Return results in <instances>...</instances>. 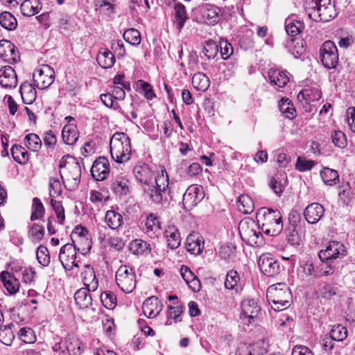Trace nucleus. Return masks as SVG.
I'll return each mask as SVG.
<instances>
[{
  "label": "nucleus",
  "instance_id": "obj_1",
  "mask_svg": "<svg viewBox=\"0 0 355 355\" xmlns=\"http://www.w3.org/2000/svg\"><path fill=\"white\" fill-rule=\"evenodd\" d=\"M261 230L268 236H276L283 230L282 215L277 209L267 207L260 208L256 214Z\"/></svg>",
  "mask_w": 355,
  "mask_h": 355
},
{
  "label": "nucleus",
  "instance_id": "obj_2",
  "mask_svg": "<svg viewBox=\"0 0 355 355\" xmlns=\"http://www.w3.org/2000/svg\"><path fill=\"white\" fill-rule=\"evenodd\" d=\"M60 175L64 187L69 191L76 189L81 176L80 164L73 157H63L59 163Z\"/></svg>",
  "mask_w": 355,
  "mask_h": 355
},
{
  "label": "nucleus",
  "instance_id": "obj_3",
  "mask_svg": "<svg viewBox=\"0 0 355 355\" xmlns=\"http://www.w3.org/2000/svg\"><path fill=\"white\" fill-rule=\"evenodd\" d=\"M266 298L275 311H281L291 306L292 295L286 284L279 283L268 288Z\"/></svg>",
  "mask_w": 355,
  "mask_h": 355
},
{
  "label": "nucleus",
  "instance_id": "obj_4",
  "mask_svg": "<svg viewBox=\"0 0 355 355\" xmlns=\"http://www.w3.org/2000/svg\"><path fill=\"white\" fill-rule=\"evenodd\" d=\"M110 154L117 163L128 161L131 157V144L129 137L124 132H116L110 141Z\"/></svg>",
  "mask_w": 355,
  "mask_h": 355
},
{
  "label": "nucleus",
  "instance_id": "obj_5",
  "mask_svg": "<svg viewBox=\"0 0 355 355\" xmlns=\"http://www.w3.org/2000/svg\"><path fill=\"white\" fill-rule=\"evenodd\" d=\"M239 231L242 240L251 246H259L264 243L257 220L255 221L250 218L241 220L239 224Z\"/></svg>",
  "mask_w": 355,
  "mask_h": 355
},
{
  "label": "nucleus",
  "instance_id": "obj_6",
  "mask_svg": "<svg viewBox=\"0 0 355 355\" xmlns=\"http://www.w3.org/2000/svg\"><path fill=\"white\" fill-rule=\"evenodd\" d=\"M307 6L311 9L308 15L315 21H329L337 15L335 1H306Z\"/></svg>",
  "mask_w": 355,
  "mask_h": 355
},
{
  "label": "nucleus",
  "instance_id": "obj_7",
  "mask_svg": "<svg viewBox=\"0 0 355 355\" xmlns=\"http://www.w3.org/2000/svg\"><path fill=\"white\" fill-rule=\"evenodd\" d=\"M117 286L126 293H132L136 287V275L133 268L126 266H121L115 276Z\"/></svg>",
  "mask_w": 355,
  "mask_h": 355
},
{
  "label": "nucleus",
  "instance_id": "obj_8",
  "mask_svg": "<svg viewBox=\"0 0 355 355\" xmlns=\"http://www.w3.org/2000/svg\"><path fill=\"white\" fill-rule=\"evenodd\" d=\"M320 58L324 67L336 68L338 63V53L334 42L327 40L323 43L320 48Z\"/></svg>",
  "mask_w": 355,
  "mask_h": 355
},
{
  "label": "nucleus",
  "instance_id": "obj_9",
  "mask_svg": "<svg viewBox=\"0 0 355 355\" xmlns=\"http://www.w3.org/2000/svg\"><path fill=\"white\" fill-rule=\"evenodd\" d=\"M347 254L345 246L338 241H330L324 250L318 253L321 261H332L338 258H342Z\"/></svg>",
  "mask_w": 355,
  "mask_h": 355
},
{
  "label": "nucleus",
  "instance_id": "obj_10",
  "mask_svg": "<svg viewBox=\"0 0 355 355\" xmlns=\"http://www.w3.org/2000/svg\"><path fill=\"white\" fill-rule=\"evenodd\" d=\"M76 247L71 243L64 245L59 254V260L65 270H71L73 267H78L76 259Z\"/></svg>",
  "mask_w": 355,
  "mask_h": 355
},
{
  "label": "nucleus",
  "instance_id": "obj_11",
  "mask_svg": "<svg viewBox=\"0 0 355 355\" xmlns=\"http://www.w3.org/2000/svg\"><path fill=\"white\" fill-rule=\"evenodd\" d=\"M34 85L40 89L49 87L54 81L53 69L46 66L44 69H37L33 74Z\"/></svg>",
  "mask_w": 355,
  "mask_h": 355
},
{
  "label": "nucleus",
  "instance_id": "obj_12",
  "mask_svg": "<svg viewBox=\"0 0 355 355\" xmlns=\"http://www.w3.org/2000/svg\"><path fill=\"white\" fill-rule=\"evenodd\" d=\"M261 272L268 277H274L280 272V265L270 254H263L260 256L258 261Z\"/></svg>",
  "mask_w": 355,
  "mask_h": 355
},
{
  "label": "nucleus",
  "instance_id": "obj_13",
  "mask_svg": "<svg viewBox=\"0 0 355 355\" xmlns=\"http://www.w3.org/2000/svg\"><path fill=\"white\" fill-rule=\"evenodd\" d=\"M202 187L191 185L186 190L182 197L184 207L190 210L196 206L203 198Z\"/></svg>",
  "mask_w": 355,
  "mask_h": 355
},
{
  "label": "nucleus",
  "instance_id": "obj_14",
  "mask_svg": "<svg viewBox=\"0 0 355 355\" xmlns=\"http://www.w3.org/2000/svg\"><path fill=\"white\" fill-rule=\"evenodd\" d=\"M130 182L125 173L114 176L111 180L110 189L117 196H125L130 193Z\"/></svg>",
  "mask_w": 355,
  "mask_h": 355
},
{
  "label": "nucleus",
  "instance_id": "obj_15",
  "mask_svg": "<svg viewBox=\"0 0 355 355\" xmlns=\"http://www.w3.org/2000/svg\"><path fill=\"white\" fill-rule=\"evenodd\" d=\"M0 58L10 64H17L20 61L19 51L15 46L7 40L0 41Z\"/></svg>",
  "mask_w": 355,
  "mask_h": 355
},
{
  "label": "nucleus",
  "instance_id": "obj_16",
  "mask_svg": "<svg viewBox=\"0 0 355 355\" xmlns=\"http://www.w3.org/2000/svg\"><path fill=\"white\" fill-rule=\"evenodd\" d=\"M92 176L97 181L105 180L110 173V162L105 157L97 158L90 170Z\"/></svg>",
  "mask_w": 355,
  "mask_h": 355
},
{
  "label": "nucleus",
  "instance_id": "obj_17",
  "mask_svg": "<svg viewBox=\"0 0 355 355\" xmlns=\"http://www.w3.org/2000/svg\"><path fill=\"white\" fill-rule=\"evenodd\" d=\"M0 281L10 295H15L19 292L20 282L15 274L10 273L8 270L2 271L0 273Z\"/></svg>",
  "mask_w": 355,
  "mask_h": 355
},
{
  "label": "nucleus",
  "instance_id": "obj_18",
  "mask_svg": "<svg viewBox=\"0 0 355 355\" xmlns=\"http://www.w3.org/2000/svg\"><path fill=\"white\" fill-rule=\"evenodd\" d=\"M0 85L4 88H15L17 85V76L15 69L9 66L0 69Z\"/></svg>",
  "mask_w": 355,
  "mask_h": 355
},
{
  "label": "nucleus",
  "instance_id": "obj_19",
  "mask_svg": "<svg viewBox=\"0 0 355 355\" xmlns=\"http://www.w3.org/2000/svg\"><path fill=\"white\" fill-rule=\"evenodd\" d=\"M133 172L136 180L144 187L153 183L154 173L148 164L135 166Z\"/></svg>",
  "mask_w": 355,
  "mask_h": 355
},
{
  "label": "nucleus",
  "instance_id": "obj_20",
  "mask_svg": "<svg viewBox=\"0 0 355 355\" xmlns=\"http://www.w3.org/2000/svg\"><path fill=\"white\" fill-rule=\"evenodd\" d=\"M324 208L318 202L308 205L304 211V216L306 220L310 224H316L324 216Z\"/></svg>",
  "mask_w": 355,
  "mask_h": 355
},
{
  "label": "nucleus",
  "instance_id": "obj_21",
  "mask_svg": "<svg viewBox=\"0 0 355 355\" xmlns=\"http://www.w3.org/2000/svg\"><path fill=\"white\" fill-rule=\"evenodd\" d=\"M186 248L192 254H200L204 248V239L198 233L193 232L189 234L186 240Z\"/></svg>",
  "mask_w": 355,
  "mask_h": 355
},
{
  "label": "nucleus",
  "instance_id": "obj_22",
  "mask_svg": "<svg viewBox=\"0 0 355 355\" xmlns=\"http://www.w3.org/2000/svg\"><path fill=\"white\" fill-rule=\"evenodd\" d=\"M241 308L243 316L248 318L250 323L258 316L261 311L257 302L252 299L243 300Z\"/></svg>",
  "mask_w": 355,
  "mask_h": 355
},
{
  "label": "nucleus",
  "instance_id": "obj_23",
  "mask_svg": "<svg viewBox=\"0 0 355 355\" xmlns=\"http://www.w3.org/2000/svg\"><path fill=\"white\" fill-rule=\"evenodd\" d=\"M159 302L158 297L155 296L148 297L142 305L144 314L149 318L156 317L161 311Z\"/></svg>",
  "mask_w": 355,
  "mask_h": 355
},
{
  "label": "nucleus",
  "instance_id": "obj_24",
  "mask_svg": "<svg viewBox=\"0 0 355 355\" xmlns=\"http://www.w3.org/2000/svg\"><path fill=\"white\" fill-rule=\"evenodd\" d=\"M67 353L69 355H81L84 351L82 341L74 334L65 337Z\"/></svg>",
  "mask_w": 355,
  "mask_h": 355
},
{
  "label": "nucleus",
  "instance_id": "obj_25",
  "mask_svg": "<svg viewBox=\"0 0 355 355\" xmlns=\"http://www.w3.org/2000/svg\"><path fill=\"white\" fill-rule=\"evenodd\" d=\"M82 277L85 288L95 291L98 286V282L96 277L94 268L90 266H85V270L82 272Z\"/></svg>",
  "mask_w": 355,
  "mask_h": 355
},
{
  "label": "nucleus",
  "instance_id": "obj_26",
  "mask_svg": "<svg viewBox=\"0 0 355 355\" xmlns=\"http://www.w3.org/2000/svg\"><path fill=\"white\" fill-rule=\"evenodd\" d=\"M284 25L288 35L291 37H294L300 34L304 28L303 21L294 19L293 17L286 18Z\"/></svg>",
  "mask_w": 355,
  "mask_h": 355
},
{
  "label": "nucleus",
  "instance_id": "obj_27",
  "mask_svg": "<svg viewBox=\"0 0 355 355\" xmlns=\"http://www.w3.org/2000/svg\"><path fill=\"white\" fill-rule=\"evenodd\" d=\"M92 290L82 288L74 294V299L80 309H87L92 304V297L90 294Z\"/></svg>",
  "mask_w": 355,
  "mask_h": 355
},
{
  "label": "nucleus",
  "instance_id": "obj_28",
  "mask_svg": "<svg viewBox=\"0 0 355 355\" xmlns=\"http://www.w3.org/2000/svg\"><path fill=\"white\" fill-rule=\"evenodd\" d=\"M164 236L171 249L175 250L180 245V234L175 226H168L164 231Z\"/></svg>",
  "mask_w": 355,
  "mask_h": 355
},
{
  "label": "nucleus",
  "instance_id": "obj_29",
  "mask_svg": "<svg viewBox=\"0 0 355 355\" xmlns=\"http://www.w3.org/2000/svg\"><path fill=\"white\" fill-rule=\"evenodd\" d=\"M322 97L321 91L317 87L304 89L297 94L299 101L304 100L306 103L318 101Z\"/></svg>",
  "mask_w": 355,
  "mask_h": 355
},
{
  "label": "nucleus",
  "instance_id": "obj_30",
  "mask_svg": "<svg viewBox=\"0 0 355 355\" xmlns=\"http://www.w3.org/2000/svg\"><path fill=\"white\" fill-rule=\"evenodd\" d=\"M187 19H188V15L185 6L180 3H175L174 6L173 21L179 31L183 28Z\"/></svg>",
  "mask_w": 355,
  "mask_h": 355
},
{
  "label": "nucleus",
  "instance_id": "obj_31",
  "mask_svg": "<svg viewBox=\"0 0 355 355\" xmlns=\"http://www.w3.org/2000/svg\"><path fill=\"white\" fill-rule=\"evenodd\" d=\"M19 92L25 104H31L36 99L37 92L35 88L28 82L21 84Z\"/></svg>",
  "mask_w": 355,
  "mask_h": 355
},
{
  "label": "nucleus",
  "instance_id": "obj_32",
  "mask_svg": "<svg viewBox=\"0 0 355 355\" xmlns=\"http://www.w3.org/2000/svg\"><path fill=\"white\" fill-rule=\"evenodd\" d=\"M297 275L304 279H313L318 278L317 267L311 261H306L298 269Z\"/></svg>",
  "mask_w": 355,
  "mask_h": 355
},
{
  "label": "nucleus",
  "instance_id": "obj_33",
  "mask_svg": "<svg viewBox=\"0 0 355 355\" xmlns=\"http://www.w3.org/2000/svg\"><path fill=\"white\" fill-rule=\"evenodd\" d=\"M105 221L110 228L118 230L123 224V216L114 210H108L105 216Z\"/></svg>",
  "mask_w": 355,
  "mask_h": 355
},
{
  "label": "nucleus",
  "instance_id": "obj_34",
  "mask_svg": "<svg viewBox=\"0 0 355 355\" xmlns=\"http://www.w3.org/2000/svg\"><path fill=\"white\" fill-rule=\"evenodd\" d=\"M268 79L271 84L279 87H284L289 81V78L286 73L278 70H270L268 71Z\"/></svg>",
  "mask_w": 355,
  "mask_h": 355
},
{
  "label": "nucleus",
  "instance_id": "obj_35",
  "mask_svg": "<svg viewBox=\"0 0 355 355\" xmlns=\"http://www.w3.org/2000/svg\"><path fill=\"white\" fill-rule=\"evenodd\" d=\"M62 135L65 144L73 145L77 141L79 134L75 125L68 124L64 126Z\"/></svg>",
  "mask_w": 355,
  "mask_h": 355
},
{
  "label": "nucleus",
  "instance_id": "obj_36",
  "mask_svg": "<svg viewBox=\"0 0 355 355\" xmlns=\"http://www.w3.org/2000/svg\"><path fill=\"white\" fill-rule=\"evenodd\" d=\"M237 207L239 211L249 214L254 211V205L252 199L248 195L243 194L238 198Z\"/></svg>",
  "mask_w": 355,
  "mask_h": 355
},
{
  "label": "nucleus",
  "instance_id": "obj_37",
  "mask_svg": "<svg viewBox=\"0 0 355 355\" xmlns=\"http://www.w3.org/2000/svg\"><path fill=\"white\" fill-rule=\"evenodd\" d=\"M45 214V208L41 200L37 197L33 198L31 205V220H41Z\"/></svg>",
  "mask_w": 355,
  "mask_h": 355
},
{
  "label": "nucleus",
  "instance_id": "obj_38",
  "mask_svg": "<svg viewBox=\"0 0 355 355\" xmlns=\"http://www.w3.org/2000/svg\"><path fill=\"white\" fill-rule=\"evenodd\" d=\"M11 154L14 160L19 164H26L29 160L28 151L21 146L13 145L11 148Z\"/></svg>",
  "mask_w": 355,
  "mask_h": 355
},
{
  "label": "nucleus",
  "instance_id": "obj_39",
  "mask_svg": "<svg viewBox=\"0 0 355 355\" xmlns=\"http://www.w3.org/2000/svg\"><path fill=\"white\" fill-rule=\"evenodd\" d=\"M266 353L263 348L256 345L241 344L236 355H265Z\"/></svg>",
  "mask_w": 355,
  "mask_h": 355
},
{
  "label": "nucleus",
  "instance_id": "obj_40",
  "mask_svg": "<svg viewBox=\"0 0 355 355\" xmlns=\"http://www.w3.org/2000/svg\"><path fill=\"white\" fill-rule=\"evenodd\" d=\"M143 189L146 196L156 204H159L162 201L164 195L166 193V192L154 187L153 183L149 184V186L144 187Z\"/></svg>",
  "mask_w": 355,
  "mask_h": 355
},
{
  "label": "nucleus",
  "instance_id": "obj_41",
  "mask_svg": "<svg viewBox=\"0 0 355 355\" xmlns=\"http://www.w3.org/2000/svg\"><path fill=\"white\" fill-rule=\"evenodd\" d=\"M96 60L98 64L104 69L111 68L115 62L114 55L107 49L100 51L97 55Z\"/></svg>",
  "mask_w": 355,
  "mask_h": 355
},
{
  "label": "nucleus",
  "instance_id": "obj_42",
  "mask_svg": "<svg viewBox=\"0 0 355 355\" xmlns=\"http://www.w3.org/2000/svg\"><path fill=\"white\" fill-rule=\"evenodd\" d=\"M209 78L202 72L195 73L192 78V85L198 91H206L209 88Z\"/></svg>",
  "mask_w": 355,
  "mask_h": 355
},
{
  "label": "nucleus",
  "instance_id": "obj_43",
  "mask_svg": "<svg viewBox=\"0 0 355 355\" xmlns=\"http://www.w3.org/2000/svg\"><path fill=\"white\" fill-rule=\"evenodd\" d=\"M42 8L40 1H22L20 4V10L24 16H33Z\"/></svg>",
  "mask_w": 355,
  "mask_h": 355
},
{
  "label": "nucleus",
  "instance_id": "obj_44",
  "mask_svg": "<svg viewBox=\"0 0 355 355\" xmlns=\"http://www.w3.org/2000/svg\"><path fill=\"white\" fill-rule=\"evenodd\" d=\"M279 109L288 119H293L296 116L295 109L292 101L288 98L281 99L279 102Z\"/></svg>",
  "mask_w": 355,
  "mask_h": 355
},
{
  "label": "nucleus",
  "instance_id": "obj_45",
  "mask_svg": "<svg viewBox=\"0 0 355 355\" xmlns=\"http://www.w3.org/2000/svg\"><path fill=\"white\" fill-rule=\"evenodd\" d=\"M240 277L237 271L231 270L226 275V279L225 282V287L229 290H234L237 292L241 289L239 285Z\"/></svg>",
  "mask_w": 355,
  "mask_h": 355
},
{
  "label": "nucleus",
  "instance_id": "obj_46",
  "mask_svg": "<svg viewBox=\"0 0 355 355\" xmlns=\"http://www.w3.org/2000/svg\"><path fill=\"white\" fill-rule=\"evenodd\" d=\"M320 176L324 183L327 185H335L339 181V175L337 171L329 168H324L320 172Z\"/></svg>",
  "mask_w": 355,
  "mask_h": 355
},
{
  "label": "nucleus",
  "instance_id": "obj_47",
  "mask_svg": "<svg viewBox=\"0 0 355 355\" xmlns=\"http://www.w3.org/2000/svg\"><path fill=\"white\" fill-rule=\"evenodd\" d=\"M25 146L33 152H38L42 147V141L35 133H29L24 137Z\"/></svg>",
  "mask_w": 355,
  "mask_h": 355
},
{
  "label": "nucleus",
  "instance_id": "obj_48",
  "mask_svg": "<svg viewBox=\"0 0 355 355\" xmlns=\"http://www.w3.org/2000/svg\"><path fill=\"white\" fill-rule=\"evenodd\" d=\"M0 24L3 28L8 31L15 30L17 26L15 17L9 12L0 14Z\"/></svg>",
  "mask_w": 355,
  "mask_h": 355
},
{
  "label": "nucleus",
  "instance_id": "obj_49",
  "mask_svg": "<svg viewBox=\"0 0 355 355\" xmlns=\"http://www.w3.org/2000/svg\"><path fill=\"white\" fill-rule=\"evenodd\" d=\"M334 341L342 342L345 340L348 335L346 327L341 324L334 325L329 334Z\"/></svg>",
  "mask_w": 355,
  "mask_h": 355
},
{
  "label": "nucleus",
  "instance_id": "obj_50",
  "mask_svg": "<svg viewBox=\"0 0 355 355\" xmlns=\"http://www.w3.org/2000/svg\"><path fill=\"white\" fill-rule=\"evenodd\" d=\"M288 48L296 58L304 54L306 51L302 40H297L292 38L288 44Z\"/></svg>",
  "mask_w": 355,
  "mask_h": 355
},
{
  "label": "nucleus",
  "instance_id": "obj_51",
  "mask_svg": "<svg viewBox=\"0 0 355 355\" xmlns=\"http://www.w3.org/2000/svg\"><path fill=\"white\" fill-rule=\"evenodd\" d=\"M124 40L133 46H138L141 41L139 31L135 28L127 29L123 33Z\"/></svg>",
  "mask_w": 355,
  "mask_h": 355
},
{
  "label": "nucleus",
  "instance_id": "obj_52",
  "mask_svg": "<svg viewBox=\"0 0 355 355\" xmlns=\"http://www.w3.org/2000/svg\"><path fill=\"white\" fill-rule=\"evenodd\" d=\"M130 250L135 254H142L150 252V244L140 239H136L131 242Z\"/></svg>",
  "mask_w": 355,
  "mask_h": 355
},
{
  "label": "nucleus",
  "instance_id": "obj_53",
  "mask_svg": "<svg viewBox=\"0 0 355 355\" xmlns=\"http://www.w3.org/2000/svg\"><path fill=\"white\" fill-rule=\"evenodd\" d=\"M218 52V45L213 40H209L204 44L202 53L208 60L214 59Z\"/></svg>",
  "mask_w": 355,
  "mask_h": 355
},
{
  "label": "nucleus",
  "instance_id": "obj_54",
  "mask_svg": "<svg viewBox=\"0 0 355 355\" xmlns=\"http://www.w3.org/2000/svg\"><path fill=\"white\" fill-rule=\"evenodd\" d=\"M154 182L156 187L162 191L166 192L168 187V177L165 169H162L161 173H159L157 176L154 175Z\"/></svg>",
  "mask_w": 355,
  "mask_h": 355
},
{
  "label": "nucleus",
  "instance_id": "obj_55",
  "mask_svg": "<svg viewBox=\"0 0 355 355\" xmlns=\"http://www.w3.org/2000/svg\"><path fill=\"white\" fill-rule=\"evenodd\" d=\"M28 236L35 241H41L45 234L44 227L39 223H33L30 227L28 232Z\"/></svg>",
  "mask_w": 355,
  "mask_h": 355
},
{
  "label": "nucleus",
  "instance_id": "obj_56",
  "mask_svg": "<svg viewBox=\"0 0 355 355\" xmlns=\"http://www.w3.org/2000/svg\"><path fill=\"white\" fill-rule=\"evenodd\" d=\"M15 338L11 325L0 328V341L6 345H10Z\"/></svg>",
  "mask_w": 355,
  "mask_h": 355
},
{
  "label": "nucleus",
  "instance_id": "obj_57",
  "mask_svg": "<svg viewBox=\"0 0 355 355\" xmlns=\"http://www.w3.org/2000/svg\"><path fill=\"white\" fill-rule=\"evenodd\" d=\"M332 261H324L317 266L318 278L322 276H329L334 272Z\"/></svg>",
  "mask_w": 355,
  "mask_h": 355
},
{
  "label": "nucleus",
  "instance_id": "obj_58",
  "mask_svg": "<svg viewBox=\"0 0 355 355\" xmlns=\"http://www.w3.org/2000/svg\"><path fill=\"white\" fill-rule=\"evenodd\" d=\"M75 243V241L73 240ZM76 244L73 245L76 247V250L82 254H86L91 250L92 243V240L88 237H81L80 240H76Z\"/></svg>",
  "mask_w": 355,
  "mask_h": 355
},
{
  "label": "nucleus",
  "instance_id": "obj_59",
  "mask_svg": "<svg viewBox=\"0 0 355 355\" xmlns=\"http://www.w3.org/2000/svg\"><path fill=\"white\" fill-rule=\"evenodd\" d=\"M36 256L38 262L42 266H48L50 263V254L46 247L42 245H40L37 248Z\"/></svg>",
  "mask_w": 355,
  "mask_h": 355
},
{
  "label": "nucleus",
  "instance_id": "obj_60",
  "mask_svg": "<svg viewBox=\"0 0 355 355\" xmlns=\"http://www.w3.org/2000/svg\"><path fill=\"white\" fill-rule=\"evenodd\" d=\"M286 240L288 243L293 246H298L301 244L302 236L296 230L295 227L292 226L288 229Z\"/></svg>",
  "mask_w": 355,
  "mask_h": 355
},
{
  "label": "nucleus",
  "instance_id": "obj_61",
  "mask_svg": "<svg viewBox=\"0 0 355 355\" xmlns=\"http://www.w3.org/2000/svg\"><path fill=\"white\" fill-rule=\"evenodd\" d=\"M337 294V288L329 284H325L320 289V297L324 300H331Z\"/></svg>",
  "mask_w": 355,
  "mask_h": 355
},
{
  "label": "nucleus",
  "instance_id": "obj_62",
  "mask_svg": "<svg viewBox=\"0 0 355 355\" xmlns=\"http://www.w3.org/2000/svg\"><path fill=\"white\" fill-rule=\"evenodd\" d=\"M101 300L107 309H112L116 304V297L115 295L110 291H105L101 295Z\"/></svg>",
  "mask_w": 355,
  "mask_h": 355
},
{
  "label": "nucleus",
  "instance_id": "obj_63",
  "mask_svg": "<svg viewBox=\"0 0 355 355\" xmlns=\"http://www.w3.org/2000/svg\"><path fill=\"white\" fill-rule=\"evenodd\" d=\"M51 205L54 210L58 223L63 225L65 220L64 209L60 201L55 200L53 198L51 199Z\"/></svg>",
  "mask_w": 355,
  "mask_h": 355
},
{
  "label": "nucleus",
  "instance_id": "obj_64",
  "mask_svg": "<svg viewBox=\"0 0 355 355\" xmlns=\"http://www.w3.org/2000/svg\"><path fill=\"white\" fill-rule=\"evenodd\" d=\"M354 192L349 187V184L343 186L342 190L339 192L340 199L344 204L348 205L354 198Z\"/></svg>",
  "mask_w": 355,
  "mask_h": 355
}]
</instances>
